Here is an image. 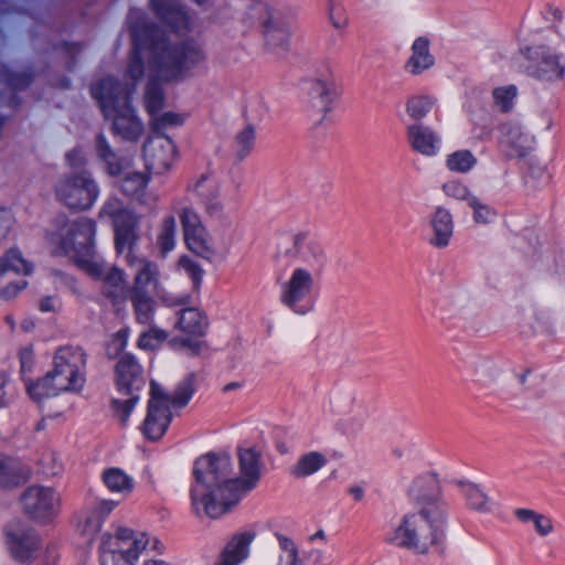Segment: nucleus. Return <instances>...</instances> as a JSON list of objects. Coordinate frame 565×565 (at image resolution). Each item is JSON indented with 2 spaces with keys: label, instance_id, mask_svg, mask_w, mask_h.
I'll use <instances>...</instances> for the list:
<instances>
[{
  "label": "nucleus",
  "instance_id": "nucleus-9",
  "mask_svg": "<svg viewBox=\"0 0 565 565\" xmlns=\"http://www.w3.org/2000/svg\"><path fill=\"white\" fill-rule=\"evenodd\" d=\"M116 385L121 397L113 401L115 416L125 425L139 401V392L145 385V379L140 365L129 354L120 356L116 365Z\"/></svg>",
  "mask_w": 565,
  "mask_h": 565
},
{
  "label": "nucleus",
  "instance_id": "nucleus-10",
  "mask_svg": "<svg viewBox=\"0 0 565 565\" xmlns=\"http://www.w3.org/2000/svg\"><path fill=\"white\" fill-rule=\"evenodd\" d=\"M520 55L526 61V74L540 82L552 84L565 77V57L553 46H523Z\"/></svg>",
  "mask_w": 565,
  "mask_h": 565
},
{
  "label": "nucleus",
  "instance_id": "nucleus-31",
  "mask_svg": "<svg viewBox=\"0 0 565 565\" xmlns=\"http://www.w3.org/2000/svg\"><path fill=\"white\" fill-rule=\"evenodd\" d=\"M458 488L470 509L480 513H491L494 510L493 501L479 486L460 481Z\"/></svg>",
  "mask_w": 565,
  "mask_h": 565
},
{
  "label": "nucleus",
  "instance_id": "nucleus-61",
  "mask_svg": "<svg viewBox=\"0 0 565 565\" xmlns=\"http://www.w3.org/2000/svg\"><path fill=\"white\" fill-rule=\"evenodd\" d=\"M349 494L354 501H361L364 498V490L360 486H352L349 488Z\"/></svg>",
  "mask_w": 565,
  "mask_h": 565
},
{
  "label": "nucleus",
  "instance_id": "nucleus-17",
  "mask_svg": "<svg viewBox=\"0 0 565 565\" xmlns=\"http://www.w3.org/2000/svg\"><path fill=\"white\" fill-rule=\"evenodd\" d=\"M143 160L151 173L163 174L177 163V145L170 137L154 132L143 145Z\"/></svg>",
  "mask_w": 565,
  "mask_h": 565
},
{
  "label": "nucleus",
  "instance_id": "nucleus-50",
  "mask_svg": "<svg viewBox=\"0 0 565 565\" xmlns=\"http://www.w3.org/2000/svg\"><path fill=\"white\" fill-rule=\"evenodd\" d=\"M168 338V334L166 331L151 328L148 331H145L140 334V338L138 340V345L141 349H149L153 350L159 348Z\"/></svg>",
  "mask_w": 565,
  "mask_h": 565
},
{
  "label": "nucleus",
  "instance_id": "nucleus-3",
  "mask_svg": "<svg viewBox=\"0 0 565 565\" xmlns=\"http://www.w3.org/2000/svg\"><path fill=\"white\" fill-rule=\"evenodd\" d=\"M409 493L417 509L402 516L386 533L385 542L415 554H426L445 539L446 504L439 498V484L434 476L415 479Z\"/></svg>",
  "mask_w": 565,
  "mask_h": 565
},
{
  "label": "nucleus",
  "instance_id": "nucleus-38",
  "mask_svg": "<svg viewBox=\"0 0 565 565\" xmlns=\"http://www.w3.org/2000/svg\"><path fill=\"white\" fill-rule=\"evenodd\" d=\"M22 479L19 462L12 458L0 456V490L17 487Z\"/></svg>",
  "mask_w": 565,
  "mask_h": 565
},
{
  "label": "nucleus",
  "instance_id": "nucleus-21",
  "mask_svg": "<svg viewBox=\"0 0 565 565\" xmlns=\"http://www.w3.org/2000/svg\"><path fill=\"white\" fill-rule=\"evenodd\" d=\"M158 19L175 33H186L193 29V19L185 7L177 0H150Z\"/></svg>",
  "mask_w": 565,
  "mask_h": 565
},
{
  "label": "nucleus",
  "instance_id": "nucleus-60",
  "mask_svg": "<svg viewBox=\"0 0 565 565\" xmlns=\"http://www.w3.org/2000/svg\"><path fill=\"white\" fill-rule=\"evenodd\" d=\"M195 4H198L203 10L216 9L218 7L220 0H192Z\"/></svg>",
  "mask_w": 565,
  "mask_h": 565
},
{
  "label": "nucleus",
  "instance_id": "nucleus-34",
  "mask_svg": "<svg viewBox=\"0 0 565 565\" xmlns=\"http://www.w3.org/2000/svg\"><path fill=\"white\" fill-rule=\"evenodd\" d=\"M11 270L19 275H30L33 270V265L23 257L21 250L18 248H10L0 257V275Z\"/></svg>",
  "mask_w": 565,
  "mask_h": 565
},
{
  "label": "nucleus",
  "instance_id": "nucleus-32",
  "mask_svg": "<svg viewBox=\"0 0 565 565\" xmlns=\"http://www.w3.org/2000/svg\"><path fill=\"white\" fill-rule=\"evenodd\" d=\"M437 97L430 94L411 95L405 103L408 117L415 121L424 119L437 105Z\"/></svg>",
  "mask_w": 565,
  "mask_h": 565
},
{
  "label": "nucleus",
  "instance_id": "nucleus-15",
  "mask_svg": "<svg viewBox=\"0 0 565 565\" xmlns=\"http://www.w3.org/2000/svg\"><path fill=\"white\" fill-rule=\"evenodd\" d=\"M20 503L24 514L31 520L44 524L57 515L61 499L52 488L32 486L22 493Z\"/></svg>",
  "mask_w": 565,
  "mask_h": 565
},
{
  "label": "nucleus",
  "instance_id": "nucleus-14",
  "mask_svg": "<svg viewBox=\"0 0 565 565\" xmlns=\"http://www.w3.org/2000/svg\"><path fill=\"white\" fill-rule=\"evenodd\" d=\"M206 328L207 319L199 308H181L177 312V334L173 335L171 343L188 348L192 353H199L202 347L199 338L204 335Z\"/></svg>",
  "mask_w": 565,
  "mask_h": 565
},
{
  "label": "nucleus",
  "instance_id": "nucleus-59",
  "mask_svg": "<svg viewBox=\"0 0 565 565\" xmlns=\"http://www.w3.org/2000/svg\"><path fill=\"white\" fill-rule=\"evenodd\" d=\"M57 307V300L52 297L43 298L40 301V310L43 312L54 311Z\"/></svg>",
  "mask_w": 565,
  "mask_h": 565
},
{
  "label": "nucleus",
  "instance_id": "nucleus-41",
  "mask_svg": "<svg viewBox=\"0 0 565 565\" xmlns=\"http://www.w3.org/2000/svg\"><path fill=\"white\" fill-rule=\"evenodd\" d=\"M445 164L451 172L467 173L477 164V158L470 150L461 149L449 153Z\"/></svg>",
  "mask_w": 565,
  "mask_h": 565
},
{
  "label": "nucleus",
  "instance_id": "nucleus-52",
  "mask_svg": "<svg viewBox=\"0 0 565 565\" xmlns=\"http://www.w3.org/2000/svg\"><path fill=\"white\" fill-rule=\"evenodd\" d=\"M15 225V217L8 209H0V242L8 238Z\"/></svg>",
  "mask_w": 565,
  "mask_h": 565
},
{
  "label": "nucleus",
  "instance_id": "nucleus-45",
  "mask_svg": "<svg viewBox=\"0 0 565 565\" xmlns=\"http://www.w3.org/2000/svg\"><path fill=\"white\" fill-rule=\"evenodd\" d=\"M441 190L446 198L467 204L476 196L465 182L457 179L445 182Z\"/></svg>",
  "mask_w": 565,
  "mask_h": 565
},
{
  "label": "nucleus",
  "instance_id": "nucleus-36",
  "mask_svg": "<svg viewBox=\"0 0 565 565\" xmlns=\"http://www.w3.org/2000/svg\"><path fill=\"white\" fill-rule=\"evenodd\" d=\"M518 95L519 88L514 84L497 86L491 93L493 106L501 113H510L515 106Z\"/></svg>",
  "mask_w": 565,
  "mask_h": 565
},
{
  "label": "nucleus",
  "instance_id": "nucleus-54",
  "mask_svg": "<svg viewBox=\"0 0 565 565\" xmlns=\"http://www.w3.org/2000/svg\"><path fill=\"white\" fill-rule=\"evenodd\" d=\"M26 287V281L12 282L0 289V299L11 300L15 298Z\"/></svg>",
  "mask_w": 565,
  "mask_h": 565
},
{
  "label": "nucleus",
  "instance_id": "nucleus-19",
  "mask_svg": "<svg viewBox=\"0 0 565 565\" xmlns=\"http://www.w3.org/2000/svg\"><path fill=\"white\" fill-rule=\"evenodd\" d=\"M534 145L535 137L521 122L510 120L500 126V146L509 158L525 157Z\"/></svg>",
  "mask_w": 565,
  "mask_h": 565
},
{
  "label": "nucleus",
  "instance_id": "nucleus-1",
  "mask_svg": "<svg viewBox=\"0 0 565 565\" xmlns=\"http://www.w3.org/2000/svg\"><path fill=\"white\" fill-rule=\"evenodd\" d=\"M132 52L127 67L129 82L124 85L106 77L92 87L113 130L122 139L135 141L143 132V125L129 103L137 82L146 76L150 82H179L188 78L205 58V52L194 40L175 41L171 34L154 28L142 10L128 15Z\"/></svg>",
  "mask_w": 565,
  "mask_h": 565
},
{
  "label": "nucleus",
  "instance_id": "nucleus-35",
  "mask_svg": "<svg viewBox=\"0 0 565 565\" xmlns=\"http://www.w3.org/2000/svg\"><path fill=\"white\" fill-rule=\"evenodd\" d=\"M327 457L319 451H310L301 456L292 468L297 478L309 477L327 465Z\"/></svg>",
  "mask_w": 565,
  "mask_h": 565
},
{
  "label": "nucleus",
  "instance_id": "nucleus-55",
  "mask_svg": "<svg viewBox=\"0 0 565 565\" xmlns=\"http://www.w3.org/2000/svg\"><path fill=\"white\" fill-rule=\"evenodd\" d=\"M533 316L535 319V323L533 324L534 329L545 331L550 328V324H551L550 312L542 310V309H534Z\"/></svg>",
  "mask_w": 565,
  "mask_h": 565
},
{
  "label": "nucleus",
  "instance_id": "nucleus-4",
  "mask_svg": "<svg viewBox=\"0 0 565 565\" xmlns=\"http://www.w3.org/2000/svg\"><path fill=\"white\" fill-rule=\"evenodd\" d=\"M96 224L87 217L56 220L55 230L46 233V242L56 255L71 257L76 265L94 279L103 282L104 294L119 302L126 298V279L121 269L111 266L94 249Z\"/></svg>",
  "mask_w": 565,
  "mask_h": 565
},
{
  "label": "nucleus",
  "instance_id": "nucleus-51",
  "mask_svg": "<svg viewBox=\"0 0 565 565\" xmlns=\"http://www.w3.org/2000/svg\"><path fill=\"white\" fill-rule=\"evenodd\" d=\"M179 266L189 275L194 287L198 288L203 275L201 267L188 256H182L179 259Z\"/></svg>",
  "mask_w": 565,
  "mask_h": 565
},
{
  "label": "nucleus",
  "instance_id": "nucleus-18",
  "mask_svg": "<svg viewBox=\"0 0 565 565\" xmlns=\"http://www.w3.org/2000/svg\"><path fill=\"white\" fill-rule=\"evenodd\" d=\"M96 152L100 160L105 162L106 171L109 175L117 177L122 174L120 181L121 191L128 195H138L147 185L148 179L141 172L129 171L118 161L114 151L108 146L104 136H98L96 141Z\"/></svg>",
  "mask_w": 565,
  "mask_h": 565
},
{
  "label": "nucleus",
  "instance_id": "nucleus-46",
  "mask_svg": "<svg viewBox=\"0 0 565 565\" xmlns=\"http://www.w3.org/2000/svg\"><path fill=\"white\" fill-rule=\"evenodd\" d=\"M164 105V94L160 86L149 83L145 94V107L151 119L157 116Z\"/></svg>",
  "mask_w": 565,
  "mask_h": 565
},
{
  "label": "nucleus",
  "instance_id": "nucleus-6",
  "mask_svg": "<svg viewBox=\"0 0 565 565\" xmlns=\"http://www.w3.org/2000/svg\"><path fill=\"white\" fill-rule=\"evenodd\" d=\"M86 382V354L78 348H58L53 356V369L35 383L26 384L28 394L34 401L61 393H79Z\"/></svg>",
  "mask_w": 565,
  "mask_h": 565
},
{
  "label": "nucleus",
  "instance_id": "nucleus-23",
  "mask_svg": "<svg viewBox=\"0 0 565 565\" xmlns=\"http://www.w3.org/2000/svg\"><path fill=\"white\" fill-rule=\"evenodd\" d=\"M258 535L254 526L237 531L220 554L215 565H239L245 562L252 552V544Z\"/></svg>",
  "mask_w": 565,
  "mask_h": 565
},
{
  "label": "nucleus",
  "instance_id": "nucleus-30",
  "mask_svg": "<svg viewBox=\"0 0 565 565\" xmlns=\"http://www.w3.org/2000/svg\"><path fill=\"white\" fill-rule=\"evenodd\" d=\"M301 97H335V85L331 71L307 76L300 82Z\"/></svg>",
  "mask_w": 565,
  "mask_h": 565
},
{
  "label": "nucleus",
  "instance_id": "nucleus-33",
  "mask_svg": "<svg viewBox=\"0 0 565 565\" xmlns=\"http://www.w3.org/2000/svg\"><path fill=\"white\" fill-rule=\"evenodd\" d=\"M335 97H302L306 114L315 124H321L333 108Z\"/></svg>",
  "mask_w": 565,
  "mask_h": 565
},
{
  "label": "nucleus",
  "instance_id": "nucleus-57",
  "mask_svg": "<svg viewBox=\"0 0 565 565\" xmlns=\"http://www.w3.org/2000/svg\"><path fill=\"white\" fill-rule=\"evenodd\" d=\"M19 359L21 362V369L24 372L25 370L31 369L33 363V350L30 347L22 348L19 351Z\"/></svg>",
  "mask_w": 565,
  "mask_h": 565
},
{
  "label": "nucleus",
  "instance_id": "nucleus-47",
  "mask_svg": "<svg viewBox=\"0 0 565 565\" xmlns=\"http://www.w3.org/2000/svg\"><path fill=\"white\" fill-rule=\"evenodd\" d=\"M188 118L186 114L175 113V111H166L159 113L157 116H153L151 119V125L153 130L159 131L169 128H177L182 126Z\"/></svg>",
  "mask_w": 565,
  "mask_h": 565
},
{
  "label": "nucleus",
  "instance_id": "nucleus-24",
  "mask_svg": "<svg viewBox=\"0 0 565 565\" xmlns=\"http://www.w3.org/2000/svg\"><path fill=\"white\" fill-rule=\"evenodd\" d=\"M117 502L114 500H100L94 507L85 510L78 519L76 531L90 544L95 541L106 518L115 510Z\"/></svg>",
  "mask_w": 565,
  "mask_h": 565
},
{
  "label": "nucleus",
  "instance_id": "nucleus-7",
  "mask_svg": "<svg viewBox=\"0 0 565 565\" xmlns=\"http://www.w3.org/2000/svg\"><path fill=\"white\" fill-rule=\"evenodd\" d=\"M178 214L182 224L185 245L191 252L209 262L225 258L230 249L228 244L212 237L207 233L194 207L183 206Z\"/></svg>",
  "mask_w": 565,
  "mask_h": 565
},
{
  "label": "nucleus",
  "instance_id": "nucleus-49",
  "mask_svg": "<svg viewBox=\"0 0 565 565\" xmlns=\"http://www.w3.org/2000/svg\"><path fill=\"white\" fill-rule=\"evenodd\" d=\"M468 206L471 207L473 221L478 224L492 223L497 217V212L477 196L472 199Z\"/></svg>",
  "mask_w": 565,
  "mask_h": 565
},
{
  "label": "nucleus",
  "instance_id": "nucleus-16",
  "mask_svg": "<svg viewBox=\"0 0 565 565\" xmlns=\"http://www.w3.org/2000/svg\"><path fill=\"white\" fill-rule=\"evenodd\" d=\"M169 395L156 382L150 385V399L148 412L143 422L142 431L151 440L161 438L171 422Z\"/></svg>",
  "mask_w": 565,
  "mask_h": 565
},
{
  "label": "nucleus",
  "instance_id": "nucleus-11",
  "mask_svg": "<svg viewBox=\"0 0 565 565\" xmlns=\"http://www.w3.org/2000/svg\"><path fill=\"white\" fill-rule=\"evenodd\" d=\"M55 195L68 209L88 210L99 196V186L89 172L81 171L61 177Z\"/></svg>",
  "mask_w": 565,
  "mask_h": 565
},
{
  "label": "nucleus",
  "instance_id": "nucleus-56",
  "mask_svg": "<svg viewBox=\"0 0 565 565\" xmlns=\"http://www.w3.org/2000/svg\"><path fill=\"white\" fill-rule=\"evenodd\" d=\"M8 384L7 376L0 374V408L8 406L13 399V394L8 391Z\"/></svg>",
  "mask_w": 565,
  "mask_h": 565
},
{
  "label": "nucleus",
  "instance_id": "nucleus-44",
  "mask_svg": "<svg viewBox=\"0 0 565 565\" xmlns=\"http://www.w3.org/2000/svg\"><path fill=\"white\" fill-rule=\"evenodd\" d=\"M256 141V131L252 126L243 128L235 136L234 149L239 160L245 159L253 150Z\"/></svg>",
  "mask_w": 565,
  "mask_h": 565
},
{
  "label": "nucleus",
  "instance_id": "nucleus-12",
  "mask_svg": "<svg viewBox=\"0 0 565 565\" xmlns=\"http://www.w3.org/2000/svg\"><path fill=\"white\" fill-rule=\"evenodd\" d=\"M315 288L312 271L298 266L280 286V302L295 313L305 315L312 308Z\"/></svg>",
  "mask_w": 565,
  "mask_h": 565
},
{
  "label": "nucleus",
  "instance_id": "nucleus-63",
  "mask_svg": "<svg viewBox=\"0 0 565 565\" xmlns=\"http://www.w3.org/2000/svg\"><path fill=\"white\" fill-rule=\"evenodd\" d=\"M46 565H55L57 562V555L53 547L47 546L45 551Z\"/></svg>",
  "mask_w": 565,
  "mask_h": 565
},
{
  "label": "nucleus",
  "instance_id": "nucleus-5",
  "mask_svg": "<svg viewBox=\"0 0 565 565\" xmlns=\"http://www.w3.org/2000/svg\"><path fill=\"white\" fill-rule=\"evenodd\" d=\"M99 216L110 217L115 231V244L118 253L127 250L126 263L132 270L130 292L154 295L160 286V270L156 263L136 255L132 247L138 241L139 217L125 209L117 199H109L100 209Z\"/></svg>",
  "mask_w": 565,
  "mask_h": 565
},
{
  "label": "nucleus",
  "instance_id": "nucleus-25",
  "mask_svg": "<svg viewBox=\"0 0 565 565\" xmlns=\"http://www.w3.org/2000/svg\"><path fill=\"white\" fill-rule=\"evenodd\" d=\"M258 9L266 12L263 22V36L265 46L269 52L279 53L288 47L289 32L282 23L273 14L265 3H259Z\"/></svg>",
  "mask_w": 565,
  "mask_h": 565
},
{
  "label": "nucleus",
  "instance_id": "nucleus-22",
  "mask_svg": "<svg viewBox=\"0 0 565 565\" xmlns=\"http://www.w3.org/2000/svg\"><path fill=\"white\" fill-rule=\"evenodd\" d=\"M406 140L409 148L426 158L436 157L443 140L438 131L423 122H413L406 127Z\"/></svg>",
  "mask_w": 565,
  "mask_h": 565
},
{
  "label": "nucleus",
  "instance_id": "nucleus-20",
  "mask_svg": "<svg viewBox=\"0 0 565 565\" xmlns=\"http://www.w3.org/2000/svg\"><path fill=\"white\" fill-rule=\"evenodd\" d=\"M427 243L438 249L449 246L455 233L454 216L446 206L437 205L427 217Z\"/></svg>",
  "mask_w": 565,
  "mask_h": 565
},
{
  "label": "nucleus",
  "instance_id": "nucleus-53",
  "mask_svg": "<svg viewBox=\"0 0 565 565\" xmlns=\"http://www.w3.org/2000/svg\"><path fill=\"white\" fill-rule=\"evenodd\" d=\"M128 335L129 332L127 329H121L116 332L109 343V352L115 354L121 352L127 345Z\"/></svg>",
  "mask_w": 565,
  "mask_h": 565
},
{
  "label": "nucleus",
  "instance_id": "nucleus-40",
  "mask_svg": "<svg viewBox=\"0 0 565 565\" xmlns=\"http://www.w3.org/2000/svg\"><path fill=\"white\" fill-rule=\"evenodd\" d=\"M275 537L279 545L280 553L277 557L266 565H295L299 558V552L296 543L288 536L276 532Z\"/></svg>",
  "mask_w": 565,
  "mask_h": 565
},
{
  "label": "nucleus",
  "instance_id": "nucleus-62",
  "mask_svg": "<svg viewBox=\"0 0 565 565\" xmlns=\"http://www.w3.org/2000/svg\"><path fill=\"white\" fill-rule=\"evenodd\" d=\"M544 13L546 15H548L550 19H552V20H557L562 17L561 10L558 8L550 6V4L545 7Z\"/></svg>",
  "mask_w": 565,
  "mask_h": 565
},
{
  "label": "nucleus",
  "instance_id": "nucleus-37",
  "mask_svg": "<svg viewBox=\"0 0 565 565\" xmlns=\"http://www.w3.org/2000/svg\"><path fill=\"white\" fill-rule=\"evenodd\" d=\"M514 514L519 521L531 525L541 536H546L553 531V523L551 519L544 514H540L529 509H518Z\"/></svg>",
  "mask_w": 565,
  "mask_h": 565
},
{
  "label": "nucleus",
  "instance_id": "nucleus-43",
  "mask_svg": "<svg viewBox=\"0 0 565 565\" xmlns=\"http://www.w3.org/2000/svg\"><path fill=\"white\" fill-rule=\"evenodd\" d=\"M195 374H188L177 386L172 397L169 396L170 406L183 407L194 393Z\"/></svg>",
  "mask_w": 565,
  "mask_h": 565
},
{
  "label": "nucleus",
  "instance_id": "nucleus-28",
  "mask_svg": "<svg viewBox=\"0 0 565 565\" xmlns=\"http://www.w3.org/2000/svg\"><path fill=\"white\" fill-rule=\"evenodd\" d=\"M104 487L113 494L127 499L136 489V481L132 476L118 467H109L100 475Z\"/></svg>",
  "mask_w": 565,
  "mask_h": 565
},
{
  "label": "nucleus",
  "instance_id": "nucleus-26",
  "mask_svg": "<svg viewBox=\"0 0 565 565\" xmlns=\"http://www.w3.org/2000/svg\"><path fill=\"white\" fill-rule=\"evenodd\" d=\"M292 245L295 255L308 266L307 268H321L326 264L323 246L308 233L300 232L294 235Z\"/></svg>",
  "mask_w": 565,
  "mask_h": 565
},
{
  "label": "nucleus",
  "instance_id": "nucleus-39",
  "mask_svg": "<svg viewBox=\"0 0 565 565\" xmlns=\"http://www.w3.org/2000/svg\"><path fill=\"white\" fill-rule=\"evenodd\" d=\"M130 301L136 319L140 323H149L154 312V299L152 294L130 292Z\"/></svg>",
  "mask_w": 565,
  "mask_h": 565
},
{
  "label": "nucleus",
  "instance_id": "nucleus-48",
  "mask_svg": "<svg viewBox=\"0 0 565 565\" xmlns=\"http://www.w3.org/2000/svg\"><path fill=\"white\" fill-rule=\"evenodd\" d=\"M328 18L332 26L337 30H343L349 24L347 9L339 0L328 1Z\"/></svg>",
  "mask_w": 565,
  "mask_h": 565
},
{
  "label": "nucleus",
  "instance_id": "nucleus-13",
  "mask_svg": "<svg viewBox=\"0 0 565 565\" xmlns=\"http://www.w3.org/2000/svg\"><path fill=\"white\" fill-rule=\"evenodd\" d=\"M190 194L195 196L210 220H222L227 215L228 204L222 192V185L211 172H203L192 178L186 186Z\"/></svg>",
  "mask_w": 565,
  "mask_h": 565
},
{
  "label": "nucleus",
  "instance_id": "nucleus-42",
  "mask_svg": "<svg viewBox=\"0 0 565 565\" xmlns=\"http://www.w3.org/2000/svg\"><path fill=\"white\" fill-rule=\"evenodd\" d=\"M177 242V221L174 216L169 215L163 218L158 234L157 243L160 254L166 256L175 247Z\"/></svg>",
  "mask_w": 565,
  "mask_h": 565
},
{
  "label": "nucleus",
  "instance_id": "nucleus-58",
  "mask_svg": "<svg viewBox=\"0 0 565 565\" xmlns=\"http://www.w3.org/2000/svg\"><path fill=\"white\" fill-rule=\"evenodd\" d=\"M66 159L72 167H78L84 162V154L81 149H74L66 154Z\"/></svg>",
  "mask_w": 565,
  "mask_h": 565
},
{
  "label": "nucleus",
  "instance_id": "nucleus-64",
  "mask_svg": "<svg viewBox=\"0 0 565 565\" xmlns=\"http://www.w3.org/2000/svg\"><path fill=\"white\" fill-rule=\"evenodd\" d=\"M143 565H167V563L161 559H149L146 561Z\"/></svg>",
  "mask_w": 565,
  "mask_h": 565
},
{
  "label": "nucleus",
  "instance_id": "nucleus-27",
  "mask_svg": "<svg viewBox=\"0 0 565 565\" xmlns=\"http://www.w3.org/2000/svg\"><path fill=\"white\" fill-rule=\"evenodd\" d=\"M435 57L430 53V40L426 36H418L411 46V55L405 64V71L412 75H419L431 68Z\"/></svg>",
  "mask_w": 565,
  "mask_h": 565
},
{
  "label": "nucleus",
  "instance_id": "nucleus-2",
  "mask_svg": "<svg viewBox=\"0 0 565 565\" xmlns=\"http://www.w3.org/2000/svg\"><path fill=\"white\" fill-rule=\"evenodd\" d=\"M239 476L233 472L228 456L200 457L193 468L194 483L190 489L191 510L202 518L217 519L238 504L262 477L259 454L252 448L238 454Z\"/></svg>",
  "mask_w": 565,
  "mask_h": 565
},
{
  "label": "nucleus",
  "instance_id": "nucleus-8",
  "mask_svg": "<svg viewBox=\"0 0 565 565\" xmlns=\"http://www.w3.org/2000/svg\"><path fill=\"white\" fill-rule=\"evenodd\" d=\"M148 545L145 533L120 527L115 534H104L99 545L100 565H136Z\"/></svg>",
  "mask_w": 565,
  "mask_h": 565
},
{
  "label": "nucleus",
  "instance_id": "nucleus-29",
  "mask_svg": "<svg viewBox=\"0 0 565 565\" xmlns=\"http://www.w3.org/2000/svg\"><path fill=\"white\" fill-rule=\"evenodd\" d=\"M8 544L11 554L20 561L34 558L41 547L40 537L31 531L9 534Z\"/></svg>",
  "mask_w": 565,
  "mask_h": 565
}]
</instances>
